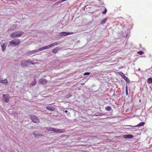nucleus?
I'll list each match as a JSON object with an SVG mask.
<instances>
[{
	"instance_id": "obj_14",
	"label": "nucleus",
	"mask_w": 152,
	"mask_h": 152,
	"mask_svg": "<svg viewBox=\"0 0 152 152\" xmlns=\"http://www.w3.org/2000/svg\"><path fill=\"white\" fill-rule=\"evenodd\" d=\"M60 48L59 47H57L55 48L52 50V53L54 54H56L58 53V51L59 50Z\"/></svg>"
},
{
	"instance_id": "obj_30",
	"label": "nucleus",
	"mask_w": 152,
	"mask_h": 152,
	"mask_svg": "<svg viewBox=\"0 0 152 152\" xmlns=\"http://www.w3.org/2000/svg\"><path fill=\"white\" fill-rule=\"evenodd\" d=\"M72 96V95L71 94H69L67 96V98H69L71 97Z\"/></svg>"
},
{
	"instance_id": "obj_10",
	"label": "nucleus",
	"mask_w": 152,
	"mask_h": 152,
	"mask_svg": "<svg viewBox=\"0 0 152 152\" xmlns=\"http://www.w3.org/2000/svg\"><path fill=\"white\" fill-rule=\"evenodd\" d=\"M55 46L53 43L51 44L48 45L47 46H44L42 47V50H44L46 49H48L50 48V47H52Z\"/></svg>"
},
{
	"instance_id": "obj_8",
	"label": "nucleus",
	"mask_w": 152,
	"mask_h": 152,
	"mask_svg": "<svg viewBox=\"0 0 152 152\" xmlns=\"http://www.w3.org/2000/svg\"><path fill=\"white\" fill-rule=\"evenodd\" d=\"M31 119L33 122L35 123H38L39 122V119L35 116H32Z\"/></svg>"
},
{
	"instance_id": "obj_32",
	"label": "nucleus",
	"mask_w": 152,
	"mask_h": 152,
	"mask_svg": "<svg viewBox=\"0 0 152 152\" xmlns=\"http://www.w3.org/2000/svg\"><path fill=\"white\" fill-rule=\"evenodd\" d=\"M67 112H68V111L67 110H65V111L64 112L66 113H67Z\"/></svg>"
},
{
	"instance_id": "obj_3",
	"label": "nucleus",
	"mask_w": 152,
	"mask_h": 152,
	"mask_svg": "<svg viewBox=\"0 0 152 152\" xmlns=\"http://www.w3.org/2000/svg\"><path fill=\"white\" fill-rule=\"evenodd\" d=\"M47 129L49 131H53L61 133L64 132V130L63 129H56L51 127H47Z\"/></svg>"
},
{
	"instance_id": "obj_7",
	"label": "nucleus",
	"mask_w": 152,
	"mask_h": 152,
	"mask_svg": "<svg viewBox=\"0 0 152 152\" xmlns=\"http://www.w3.org/2000/svg\"><path fill=\"white\" fill-rule=\"evenodd\" d=\"M3 99L4 101L6 102H8L9 101L10 96L8 94L3 95Z\"/></svg>"
},
{
	"instance_id": "obj_15",
	"label": "nucleus",
	"mask_w": 152,
	"mask_h": 152,
	"mask_svg": "<svg viewBox=\"0 0 152 152\" xmlns=\"http://www.w3.org/2000/svg\"><path fill=\"white\" fill-rule=\"evenodd\" d=\"M46 108L48 110L53 111L55 109V108L52 106H46Z\"/></svg>"
},
{
	"instance_id": "obj_11",
	"label": "nucleus",
	"mask_w": 152,
	"mask_h": 152,
	"mask_svg": "<svg viewBox=\"0 0 152 152\" xmlns=\"http://www.w3.org/2000/svg\"><path fill=\"white\" fill-rule=\"evenodd\" d=\"M7 42H4L3 45H1V48L2 50L4 52L7 46Z\"/></svg>"
},
{
	"instance_id": "obj_18",
	"label": "nucleus",
	"mask_w": 152,
	"mask_h": 152,
	"mask_svg": "<svg viewBox=\"0 0 152 152\" xmlns=\"http://www.w3.org/2000/svg\"><path fill=\"white\" fill-rule=\"evenodd\" d=\"M0 83H3L5 85H7L8 82L7 80V79H5L4 80H2V82H0Z\"/></svg>"
},
{
	"instance_id": "obj_26",
	"label": "nucleus",
	"mask_w": 152,
	"mask_h": 152,
	"mask_svg": "<svg viewBox=\"0 0 152 152\" xmlns=\"http://www.w3.org/2000/svg\"><path fill=\"white\" fill-rule=\"evenodd\" d=\"M53 43L55 46H56V45H58L59 44V42H54V43Z\"/></svg>"
},
{
	"instance_id": "obj_27",
	"label": "nucleus",
	"mask_w": 152,
	"mask_h": 152,
	"mask_svg": "<svg viewBox=\"0 0 152 152\" xmlns=\"http://www.w3.org/2000/svg\"><path fill=\"white\" fill-rule=\"evenodd\" d=\"M90 73L88 72H86L84 73V75H90Z\"/></svg>"
},
{
	"instance_id": "obj_2",
	"label": "nucleus",
	"mask_w": 152,
	"mask_h": 152,
	"mask_svg": "<svg viewBox=\"0 0 152 152\" xmlns=\"http://www.w3.org/2000/svg\"><path fill=\"white\" fill-rule=\"evenodd\" d=\"M24 33L21 31H15L11 34L10 36L14 38L17 37H20L22 36Z\"/></svg>"
},
{
	"instance_id": "obj_33",
	"label": "nucleus",
	"mask_w": 152,
	"mask_h": 152,
	"mask_svg": "<svg viewBox=\"0 0 152 152\" xmlns=\"http://www.w3.org/2000/svg\"><path fill=\"white\" fill-rule=\"evenodd\" d=\"M138 71H140V68H139L138 69Z\"/></svg>"
},
{
	"instance_id": "obj_4",
	"label": "nucleus",
	"mask_w": 152,
	"mask_h": 152,
	"mask_svg": "<svg viewBox=\"0 0 152 152\" xmlns=\"http://www.w3.org/2000/svg\"><path fill=\"white\" fill-rule=\"evenodd\" d=\"M20 42V40L19 39H14L10 42V45H14L15 46H16Z\"/></svg>"
},
{
	"instance_id": "obj_20",
	"label": "nucleus",
	"mask_w": 152,
	"mask_h": 152,
	"mask_svg": "<svg viewBox=\"0 0 152 152\" xmlns=\"http://www.w3.org/2000/svg\"><path fill=\"white\" fill-rule=\"evenodd\" d=\"M111 109V108L110 106H107L105 107V110L108 111H110Z\"/></svg>"
},
{
	"instance_id": "obj_24",
	"label": "nucleus",
	"mask_w": 152,
	"mask_h": 152,
	"mask_svg": "<svg viewBox=\"0 0 152 152\" xmlns=\"http://www.w3.org/2000/svg\"><path fill=\"white\" fill-rule=\"evenodd\" d=\"M137 53L139 54L140 55H142L144 54V52L142 51H140L138 52Z\"/></svg>"
},
{
	"instance_id": "obj_25",
	"label": "nucleus",
	"mask_w": 152,
	"mask_h": 152,
	"mask_svg": "<svg viewBox=\"0 0 152 152\" xmlns=\"http://www.w3.org/2000/svg\"><path fill=\"white\" fill-rule=\"evenodd\" d=\"M107 11V10L106 8H105L104 10L102 12V13L103 14H105L106 13Z\"/></svg>"
},
{
	"instance_id": "obj_6",
	"label": "nucleus",
	"mask_w": 152,
	"mask_h": 152,
	"mask_svg": "<svg viewBox=\"0 0 152 152\" xmlns=\"http://www.w3.org/2000/svg\"><path fill=\"white\" fill-rule=\"evenodd\" d=\"M74 33L73 32H61L59 33V36H66L69 35H71L74 34Z\"/></svg>"
},
{
	"instance_id": "obj_19",
	"label": "nucleus",
	"mask_w": 152,
	"mask_h": 152,
	"mask_svg": "<svg viewBox=\"0 0 152 152\" xmlns=\"http://www.w3.org/2000/svg\"><path fill=\"white\" fill-rule=\"evenodd\" d=\"M107 20V18H104V19L102 20L101 21V23L102 24H105Z\"/></svg>"
},
{
	"instance_id": "obj_17",
	"label": "nucleus",
	"mask_w": 152,
	"mask_h": 152,
	"mask_svg": "<svg viewBox=\"0 0 152 152\" xmlns=\"http://www.w3.org/2000/svg\"><path fill=\"white\" fill-rule=\"evenodd\" d=\"M145 124V123L144 122H141L140 123H139V124H138L137 125L135 126H134L133 127H138L141 126H143Z\"/></svg>"
},
{
	"instance_id": "obj_5",
	"label": "nucleus",
	"mask_w": 152,
	"mask_h": 152,
	"mask_svg": "<svg viewBox=\"0 0 152 152\" xmlns=\"http://www.w3.org/2000/svg\"><path fill=\"white\" fill-rule=\"evenodd\" d=\"M42 50H43L42 47L36 50L30 51L29 52L27 53L26 54L28 55H29L32 54L36 53H37Z\"/></svg>"
},
{
	"instance_id": "obj_16",
	"label": "nucleus",
	"mask_w": 152,
	"mask_h": 152,
	"mask_svg": "<svg viewBox=\"0 0 152 152\" xmlns=\"http://www.w3.org/2000/svg\"><path fill=\"white\" fill-rule=\"evenodd\" d=\"M33 134L35 136L38 137H41L43 136L42 134H38L36 132H33Z\"/></svg>"
},
{
	"instance_id": "obj_23",
	"label": "nucleus",
	"mask_w": 152,
	"mask_h": 152,
	"mask_svg": "<svg viewBox=\"0 0 152 152\" xmlns=\"http://www.w3.org/2000/svg\"><path fill=\"white\" fill-rule=\"evenodd\" d=\"M36 81L35 80H34V81H32V83L31 84V85L32 86H35L36 84Z\"/></svg>"
},
{
	"instance_id": "obj_1",
	"label": "nucleus",
	"mask_w": 152,
	"mask_h": 152,
	"mask_svg": "<svg viewBox=\"0 0 152 152\" xmlns=\"http://www.w3.org/2000/svg\"><path fill=\"white\" fill-rule=\"evenodd\" d=\"M38 63H33L31 60L29 59L22 61L21 62V65L22 67H24L25 66H28L30 64H34Z\"/></svg>"
},
{
	"instance_id": "obj_28",
	"label": "nucleus",
	"mask_w": 152,
	"mask_h": 152,
	"mask_svg": "<svg viewBox=\"0 0 152 152\" xmlns=\"http://www.w3.org/2000/svg\"><path fill=\"white\" fill-rule=\"evenodd\" d=\"M121 75L123 78V77H124V76H125L124 74L122 72H121Z\"/></svg>"
},
{
	"instance_id": "obj_12",
	"label": "nucleus",
	"mask_w": 152,
	"mask_h": 152,
	"mask_svg": "<svg viewBox=\"0 0 152 152\" xmlns=\"http://www.w3.org/2000/svg\"><path fill=\"white\" fill-rule=\"evenodd\" d=\"M133 136L131 134H126L123 135V137L125 139H130L133 137Z\"/></svg>"
},
{
	"instance_id": "obj_31",
	"label": "nucleus",
	"mask_w": 152,
	"mask_h": 152,
	"mask_svg": "<svg viewBox=\"0 0 152 152\" xmlns=\"http://www.w3.org/2000/svg\"><path fill=\"white\" fill-rule=\"evenodd\" d=\"M2 80L3 79L1 78H0V82H2Z\"/></svg>"
},
{
	"instance_id": "obj_9",
	"label": "nucleus",
	"mask_w": 152,
	"mask_h": 152,
	"mask_svg": "<svg viewBox=\"0 0 152 152\" xmlns=\"http://www.w3.org/2000/svg\"><path fill=\"white\" fill-rule=\"evenodd\" d=\"M47 81L46 79L41 78L39 80V82L42 85H45L47 83Z\"/></svg>"
},
{
	"instance_id": "obj_29",
	"label": "nucleus",
	"mask_w": 152,
	"mask_h": 152,
	"mask_svg": "<svg viewBox=\"0 0 152 152\" xmlns=\"http://www.w3.org/2000/svg\"><path fill=\"white\" fill-rule=\"evenodd\" d=\"M128 94V91H127V87L126 86V94L127 95Z\"/></svg>"
},
{
	"instance_id": "obj_21",
	"label": "nucleus",
	"mask_w": 152,
	"mask_h": 152,
	"mask_svg": "<svg viewBox=\"0 0 152 152\" xmlns=\"http://www.w3.org/2000/svg\"><path fill=\"white\" fill-rule=\"evenodd\" d=\"M123 78L125 80H126L127 82H128L129 81V80L126 76H124V77H123Z\"/></svg>"
},
{
	"instance_id": "obj_13",
	"label": "nucleus",
	"mask_w": 152,
	"mask_h": 152,
	"mask_svg": "<svg viewBox=\"0 0 152 152\" xmlns=\"http://www.w3.org/2000/svg\"><path fill=\"white\" fill-rule=\"evenodd\" d=\"M17 27V25H13L12 26H11L10 29H9V30L11 31H14L15 30L16 28Z\"/></svg>"
},
{
	"instance_id": "obj_22",
	"label": "nucleus",
	"mask_w": 152,
	"mask_h": 152,
	"mask_svg": "<svg viewBox=\"0 0 152 152\" xmlns=\"http://www.w3.org/2000/svg\"><path fill=\"white\" fill-rule=\"evenodd\" d=\"M148 82L149 83H152V78H149L148 79Z\"/></svg>"
}]
</instances>
